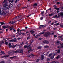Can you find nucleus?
Here are the masks:
<instances>
[{
    "label": "nucleus",
    "mask_w": 63,
    "mask_h": 63,
    "mask_svg": "<svg viewBox=\"0 0 63 63\" xmlns=\"http://www.w3.org/2000/svg\"><path fill=\"white\" fill-rule=\"evenodd\" d=\"M54 34V33L53 31L51 32V33L49 32H48L45 33L43 35V36L44 37H49L50 35H53Z\"/></svg>",
    "instance_id": "f257e3e1"
},
{
    "label": "nucleus",
    "mask_w": 63,
    "mask_h": 63,
    "mask_svg": "<svg viewBox=\"0 0 63 63\" xmlns=\"http://www.w3.org/2000/svg\"><path fill=\"white\" fill-rule=\"evenodd\" d=\"M13 6V5L11 4L9 5L7 3H5L3 5V7H5V8L7 9H9L10 7L12 8Z\"/></svg>",
    "instance_id": "f03ea898"
},
{
    "label": "nucleus",
    "mask_w": 63,
    "mask_h": 63,
    "mask_svg": "<svg viewBox=\"0 0 63 63\" xmlns=\"http://www.w3.org/2000/svg\"><path fill=\"white\" fill-rule=\"evenodd\" d=\"M30 45L27 46V49H29L28 51V53H30V52L32 51H33V49H32V46L29 47Z\"/></svg>",
    "instance_id": "7ed1b4c3"
},
{
    "label": "nucleus",
    "mask_w": 63,
    "mask_h": 63,
    "mask_svg": "<svg viewBox=\"0 0 63 63\" xmlns=\"http://www.w3.org/2000/svg\"><path fill=\"white\" fill-rule=\"evenodd\" d=\"M5 10L4 9H0V15H2H2H4L5 14Z\"/></svg>",
    "instance_id": "20e7f679"
},
{
    "label": "nucleus",
    "mask_w": 63,
    "mask_h": 63,
    "mask_svg": "<svg viewBox=\"0 0 63 63\" xmlns=\"http://www.w3.org/2000/svg\"><path fill=\"white\" fill-rule=\"evenodd\" d=\"M25 30H26L25 29H22L21 30H20V29L19 28H18L17 29V31L18 32L17 33H16V34H18V33H20V32H21V31H25Z\"/></svg>",
    "instance_id": "39448f33"
},
{
    "label": "nucleus",
    "mask_w": 63,
    "mask_h": 63,
    "mask_svg": "<svg viewBox=\"0 0 63 63\" xmlns=\"http://www.w3.org/2000/svg\"><path fill=\"white\" fill-rule=\"evenodd\" d=\"M58 48H63V43H62V44H60L58 46Z\"/></svg>",
    "instance_id": "423d86ee"
},
{
    "label": "nucleus",
    "mask_w": 63,
    "mask_h": 63,
    "mask_svg": "<svg viewBox=\"0 0 63 63\" xmlns=\"http://www.w3.org/2000/svg\"><path fill=\"white\" fill-rule=\"evenodd\" d=\"M10 42H15L16 41V39H13L12 40H9Z\"/></svg>",
    "instance_id": "0eeeda50"
},
{
    "label": "nucleus",
    "mask_w": 63,
    "mask_h": 63,
    "mask_svg": "<svg viewBox=\"0 0 63 63\" xmlns=\"http://www.w3.org/2000/svg\"><path fill=\"white\" fill-rule=\"evenodd\" d=\"M56 44L57 45H60V41H57L56 42Z\"/></svg>",
    "instance_id": "6e6552de"
},
{
    "label": "nucleus",
    "mask_w": 63,
    "mask_h": 63,
    "mask_svg": "<svg viewBox=\"0 0 63 63\" xmlns=\"http://www.w3.org/2000/svg\"><path fill=\"white\" fill-rule=\"evenodd\" d=\"M44 56L43 55H41V60H43V59H44Z\"/></svg>",
    "instance_id": "1a4fd4ad"
},
{
    "label": "nucleus",
    "mask_w": 63,
    "mask_h": 63,
    "mask_svg": "<svg viewBox=\"0 0 63 63\" xmlns=\"http://www.w3.org/2000/svg\"><path fill=\"white\" fill-rule=\"evenodd\" d=\"M60 15H61V17L62 16V18H63V13L62 12H61L60 13Z\"/></svg>",
    "instance_id": "9d476101"
},
{
    "label": "nucleus",
    "mask_w": 63,
    "mask_h": 63,
    "mask_svg": "<svg viewBox=\"0 0 63 63\" xmlns=\"http://www.w3.org/2000/svg\"><path fill=\"white\" fill-rule=\"evenodd\" d=\"M9 55H7L6 56H2V58H6V57H9Z\"/></svg>",
    "instance_id": "9b49d317"
},
{
    "label": "nucleus",
    "mask_w": 63,
    "mask_h": 63,
    "mask_svg": "<svg viewBox=\"0 0 63 63\" xmlns=\"http://www.w3.org/2000/svg\"><path fill=\"white\" fill-rule=\"evenodd\" d=\"M60 13H59L57 14L58 16H57L58 17H57V18H59V17H61V15H60Z\"/></svg>",
    "instance_id": "f8f14e48"
},
{
    "label": "nucleus",
    "mask_w": 63,
    "mask_h": 63,
    "mask_svg": "<svg viewBox=\"0 0 63 63\" xmlns=\"http://www.w3.org/2000/svg\"><path fill=\"white\" fill-rule=\"evenodd\" d=\"M23 50H24L23 49H20L19 50V51L20 52V53H23Z\"/></svg>",
    "instance_id": "ddd939ff"
},
{
    "label": "nucleus",
    "mask_w": 63,
    "mask_h": 63,
    "mask_svg": "<svg viewBox=\"0 0 63 63\" xmlns=\"http://www.w3.org/2000/svg\"><path fill=\"white\" fill-rule=\"evenodd\" d=\"M16 58V56H14L10 57V59H13V58H14L15 59Z\"/></svg>",
    "instance_id": "4468645a"
},
{
    "label": "nucleus",
    "mask_w": 63,
    "mask_h": 63,
    "mask_svg": "<svg viewBox=\"0 0 63 63\" xmlns=\"http://www.w3.org/2000/svg\"><path fill=\"white\" fill-rule=\"evenodd\" d=\"M32 44H33V42H32V41H30V45H28L27 46H29V47H31V46H30L32 45Z\"/></svg>",
    "instance_id": "2eb2a0df"
},
{
    "label": "nucleus",
    "mask_w": 63,
    "mask_h": 63,
    "mask_svg": "<svg viewBox=\"0 0 63 63\" xmlns=\"http://www.w3.org/2000/svg\"><path fill=\"white\" fill-rule=\"evenodd\" d=\"M14 52V51H10V53L12 54H13L14 53H15Z\"/></svg>",
    "instance_id": "dca6fc26"
},
{
    "label": "nucleus",
    "mask_w": 63,
    "mask_h": 63,
    "mask_svg": "<svg viewBox=\"0 0 63 63\" xmlns=\"http://www.w3.org/2000/svg\"><path fill=\"white\" fill-rule=\"evenodd\" d=\"M59 58H60V56L59 55L57 56L56 57L57 59H58Z\"/></svg>",
    "instance_id": "f3484780"
},
{
    "label": "nucleus",
    "mask_w": 63,
    "mask_h": 63,
    "mask_svg": "<svg viewBox=\"0 0 63 63\" xmlns=\"http://www.w3.org/2000/svg\"><path fill=\"white\" fill-rule=\"evenodd\" d=\"M57 52H55L54 53H53V55L54 56H55L56 55H57Z\"/></svg>",
    "instance_id": "a211bd4d"
},
{
    "label": "nucleus",
    "mask_w": 63,
    "mask_h": 63,
    "mask_svg": "<svg viewBox=\"0 0 63 63\" xmlns=\"http://www.w3.org/2000/svg\"><path fill=\"white\" fill-rule=\"evenodd\" d=\"M4 12H5L4 14L3 15H8V14H9V13H8V12H5V10H4Z\"/></svg>",
    "instance_id": "6ab92c4d"
},
{
    "label": "nucleus",
    "mask_w": 63,
    "mask_h": 63,
    "mask_svg": "<svg viewBox=\"0 0 63 63\" xmlns=\"http://www.w3.org/2000/svg\"><path fill=\"white\" fill-rule=\"evenodd\" d=\"M4 43V42L3 40H2L0 42V45Z\"/></svg>",
    "instance_id": "aec40b11"
},
{
    "label": "nucleus",
    "mask_w": 63,
    "mask_h": 63,
    "mask_svg": "<svg viewBox=\"0 0 63 63\" xmlns=\"http://www.w3.org/2000/svg\"><path fill=\"white\" fill-rule=\"evenodd\" d=\"M46 33V32L44 31V32H42L40 33V34H45V33Z\"/></svg>",
    "instance_id": "412c9836"
},
{
    "label": "nucleus",
    "mask_w": 63,
    "mask_h": 63,
    "mask_svg": "<svg viewBox=\"0 0 63 63\" xmlns=\"http://www.w3.org/2000/svg\"><path fill=\"white\" fill-rule=\"evenodd\" d=\"M16 45L15 46L13 45L11 46V47L12 48H14L15 47H16Z\"/></svg>",
    "instance_id": "4be33fe9"
},
{
    "label": "nucleus",
    "mask_w": 63,
    "mask_h": 63,
    "mask_svg": "<svg viewBox=\"0 0 63 63\" xmlns=\"http://www.w3.org/2000/svg\"><path fill=\"white\" fill-rule=\"evenodd\" d=\"M54 9L55 10H60V9H59V8H58L55 7L54 8Z\"/></svg>",
    "instance_id": "5701e85b"
},
{
    "label": "nucleus",
    "mask_w": 63,
    "mask_h": 63,
    "mask_svg": "<svg viewBox=\"0 0 63 63\" xmlns=\"http://www.w3.org/2000/svg\"><path fill=\"white\" fill-rule=\"evenodd\" d=\"M38 6V4L37 3H35L33 4V7H35V6Z\"/></svg>",
    "instance_id": "b1692460"
},
{
    "label": "nucleus",
    "mask_w": 63,
    "mask_h": 63,
    "mask_svg": "<svg viewBox=\"0 0 63 63\" xmlns=\"http://www.w3.org/2000/svg\"><path fill=\"white\" fill-rule=\"evenodd\" d=\"M44 47L45 48H48V47H49V46L47 45H46L44 46Z\"/></svg>",
    "instance_id": "393cba45"
},
{
    "label": "nucleus",
    "mask_w": 63,
    "mask_h": 63,
    "mask_svg": "<svg viewBox=\"0 0 63 63\" xmlns=\"http://www.w3.org/2000/svg\"><path fill=\"white\" fill-rule=\"evenodd\" d=\"M58 16L57 15H56L55 16H53V17L54 18H57Z\"/></svg>",
    "instance_id": "a878e982"
},
{
    "label": "nucleus",
    "mask_w": 63,
    "mask_h": 63,
    "mask_svg": "<svg viewBox=\"0 0 63 63\" xmlns=\"http://www.w3.org/2000/svg\"><path fill=\"white\" fill-rule=\"evenodd\" d=\"M44 11H43L42 12L41 11V14L42 15V16H44V15H43V14H44Z\"/></svg>",
    "instance_id": "bb28decb"
},
{
    "label": "nucleus",
    "mask_w": 63,
    "mask_h": 63,
    "mask_svg": "<svg viewBox=\"0 0 63 63\" xmlns=\"http://www.w3.org/2000/svg\"><path fill=\"white\" fill-rule=\"evenodd\" d=\"M54 58V57L53 56H51L50 57V59H53Z\"/></svg>",
    "instance_id": "cd10ccee"
},
{
    "label": "nucleus",
    "mask_w": 63,
    "mask_h": 63,
    "mask_svg": "<svg viewBox=\"0 0 63 63\" xmlns=\"http://www.w3.org/2000/svg\"><path fill=\"white\" fill-rule=\"evenodd\" d=\"M7 0H4L3 1V3H7Z\"/></svg>",
    "instance_id": "c85d7f7f"
},
{
    "label": "nucleus",
    "mask_w": 63,
    "mask_h": 63,
    "mask_svg": "<svg viewBox=\"0 0 63 63\" xmlns=\"http://www.w3.org/2000/svg\"><path fill=\"white\" fill-rule=\"evenodd\" d=\"M24 43L23 42H22V43H21L20 44V46H21L22 45H24Z\"/></svg>",
    "instance_id": "c756f323"
},
{
    "label": "nucleus",
    "mask_w": 63,
    "mask_h": 63,
    "mask_svg": "<svg viewBox=\"0 0 63 63\" xmlns=\"http://www.w3.org/2000/svg\"><path fill=\"white\" fill-rule=\"evenodd\" d=\"M0 23H1V24L3 25H4V24H5V23L3 22H0Z\"/></svg>",
    "instance_id": "7c9ffc66"
},
{
    "label": "nucleus",
    "mask_w": 63,
    "mask_h": 63,
    "mask_svg": "<svg viewBox=\"0 0 63 63\" xmlns=\"http://www.w3.org/2000/svg\"><path fill=\"white\" fill-rule=\"evenodd\" d=\"M60 52V50H58L57 52V53H59Z\"/></svg>",
    "instance_id": "2f4dec72"
},
{
    "label": "nucleus",
    "mask_w": 63,
    "mask_h": 63,
    "mask_svg": "<svg viewBox=\"0 0 63 63\" xmlns=\"http://www.w3.org/2000/svg\"><path fill=\"white\" fill-rule=\"evenodd\" d=\"M50 60V59L49 58H48L47 59V61H49Z\"/></svg>",
    "instance_id": "473e14b6"
},
{
    "label": "nucleus",
    "mask_w": 63,
    "mask_h": 63,
    "mask_svg": "<svg viewBox=\"0 0 63 63\" xmlns=\"http://www.w3.org/2000/svg\"><path fill=\"white\" fill-rule=\"evenodd\" d=\"M40 59H37V60L36 61V62H39V61H40Z\"/></svg>",
    "instance_id": "72a5a7b5"
},
{
    "label": "nucleus",
    "mask_w": 63,
    "mask_h": 63,
    "mask_svg": "<svg viewBox=\"0 0 63 63\" xmlns=\"http://www.w3.org/2000/svg\"><path fill=\"white\" fill-rule=\"evenodd\" d=\"M59 24V23H58L56 24H54V25H56V26H57V25H58Z\"/></svg>",
    "instance_id": "f704fd0d"
},
{
    "label": "nucleus",
    "mask_w": 63,
    "mask_h": 63,
    "mask_svg": "<svg viewBox=\"0 0 63 63\" xmlns=\"http://www.w3.org/2000/svg\"><path fill=\"white\" fill-rule=\"evenodd\" d=\"M1 54H5V53H4V52L2 51H1Z\"/></svg>",
    "instance_id": "c9c22d12"
},
{
    "label": "nucleus",
    "mask_w": 63,
    "mask_h": 63,
    "mask_svg": "<svg viewBox=\"0 0 63 63\" xmlns=\"http://www.w3.org/2000/svg\"><path fill=\"white\" fill-rule=\"evenodd\" d=\"M46 44H49V41H48L46 40Z\"/></svg>",
    "instance_id": "e433bc0d"
},
{
    "label": "nucleus",
    "mask_w": 63,
    "mask_h": 63,
    "mask_svg": "<svg viewBox=\"0 0 63 63\" xmlns=\"http://www.w3.org/2000/svg\"><path fill=\"white\" fill-rule=\"evenodd\" d=\"M22 34V32H21L19 33H18L17 34L18 35L19 34V35H21Z\"/></svg>",
    "instance_id": "4c0bfd02"
},
{
    "label": "nucleus",
    "mask_w": 63,
    "mask_h": 63,
    "mask_svg": "<svg viewBox=\"0 0 63 63\" xmlns=\"http://www.w3.org/2000/svg\"><path fill=\"white\" fill-rule=\"evenodd\" d=\"M0 63H5V61H2L0 62Z\"/></svg>",
    "instance_id": "58836bf2"
},
{
    "label": "nucleus",
    "mask_w": 63,
    "mask_h": 63,
    "mask_svg": "<svg viewBox=\"0 0 63 63\" xmlns=\"http://www.w3.org/2000/svg\"><path fill=\"white\" fill-rule=\"evenodd\" d=\"M52 15H53V13H51V14H49V16H52Z\"/></svg>",
    "instance_id": "ea45409f"
},
{
    "label": "nucleus",
    "mask_w": 63,
    "mask_h": 63,
    "mask_svg": "<svg viewBox=\"0 0 63 63\" xmlns=\"http://www.w3.org/2000/svg\"><path fill=\"white\" fill-rule=\"evenodd\" d=\"M19 0H15V3H17V1H18Z\"/></svg>",
    "instance_id": "a19ab883"
},
{
    "label": "nucleus",
    "mask_w": 63,
    "mask_h": 63,
    "mask_svg": "<svg viewBox=\"0 0 63 63\" xmlns=\"http://www.w3.org/2000/svg\"><path fill=\"white\" fill-rule=\"evenodd\" d=\"M21 16H22L21 15H19L18 16V18H21Z\"/></svg>",
    "instance_id": "79ce46f5"
},
{
    "label": "nucleus",
    "mask_w": 63,
    "mask_h": 63,
    "mask_svg": "<svg viewBox=\"0 0 63 63\" xmlns=\"http://www.w3.org/2000/svg\"><path fill=\"white\" fill-rule=\"evenodd\" d=\"M37 49H42V48L40 47L39 46V47H38L37 48Z\"/></svg>",
    "instance_id": "37998d69"
},
{
    "label": "nucleus",
    "mask_w": 63,
    "mask_h": 63,
    "mask_svg": "<svg viewBox=\"0 0 63 63\" xmlns=\"http://www.w3.org/2000/svg\"><path fill=\"white\" fill-rule=\"evenodd\" d=\"M57 37V35H54V38H56Z\"/></svg>",
    "instance_id": "c03bdc74"
},
{
    "label": "nucleus",
    "mask_w": 63,
    "mask_h": 63,
    "mask_svg": "<svg viewBox=\"0 0 63 63\" xmlns=\"http://www.w3.org/2000/svg\"><path fill=\"white\" fill-rule=\"evenodd\" d=\"M35 33V31H32V34H34Z\"/></svg>",
    "instance_id": "a18cd8bd"
},
{
    "label": "nucleus",
    "mask_w": 63,
    "mask_h": 63,
    "mask_svg": "<svg viewBox=\"0 0 63 63\" xmlns=\"http://www.w3.org/2000/svg\"><path fill=\"white\" fill-rule=\"evenodd\" d=\"M52 55V54H49V57H51Z\"/></svg>",
    "instance_id": "49530a36"
},
{
    "label": "nucleus",
    "mask_w": 63,
    "mask_h": 63,
    "mask_svg": "<svg viewBox=\"0 0 63 63\" xmlns=\"http://www.w3.org/2000/svg\"><path fill=\"white\" fill-rule=\"evenodd\" d=\"M24 47L25 48H26L27 47V45H25L24 46Z\"/></svg>",
    "instance_id": "de8ad7c7"
},
{
    "label": "nucleus",
    "mask_w": 63,
    "mask_h": 63,
    "mask_svg": "<svg viewBox=\"0 0 63 63\" xmlns=\"http://www.w3.org/2000/svg\"><path fill=\"white\" fill-rule=\"evenodd\" d=\"M14 53H17V52H18V51H17V50H16V51H14Z\"/></svg>",
    "instance_id": "09e8293b"
},
{
    "label": "nucleus",
    "mask_w": 63,
    "mask_h": 63,
    "mask_svg": "<svg viewBox=\"0 0 63 63\" xmlns=\"http://www.w3.org/2000/svg\"><path fill=\"white\" fill-rule=\"evenodd\" d=\"M46 40H44L43 41V43H46Z\"/></svg>",
    "instance_id": "8fccbe9b"
},
{
    "label": "nucleus",
    "mask_w": 63,
    "mask_h": 63,
    "mask_svg": "<svg viewBox=\"0 0 63 63\" xmlns=\"http://www.w3.org/2000/svg\"><path fill=\"white\" fill-rule=\"evenodd\" d=\"M30 39V36H28V37H27V40H28L29 39Z\"/></svg>",
    "instance_id": "3c124183"
},
{
    "label": "nucleus",
    "mask_w": 63,
    "mask_h": 63,
    "mask_svg": "<svg viewBox=\"0 0 63 63\" xmlns=\"http://www.w3.org/2000/svg\"><path fill=\"white\" fill-rule=\"evenodd\" d=\"M16 30H15L14 29H13V32H14V33H15V32H16Z\"/></svg>",
    "instance_id": "603ef678"
},
{
    "label": "nucleus",
    "mask_w": 63,
    "mask_h": 63,
    "mask_svg": "<svg viewBox=\"0 0 63 63\" xmlns=\"http://www.w3.org/2000/svg\"><path fill=\"white\" fill-rule=\"evenodd\" d=\"M43 28V27L42 26V25L40 26L39 27V28Z\"/></svg>",
    "instance_id": "864d4df0"
},
{
    "label": "nucleus",
    "mask_w": 63,
    "mask_h": 63,
    "mask_svg": "<svg viewBox=\"0 0 63 63\" xmlns=\"http://www.w3.org/2000/svg\"><path fill=\"white\" fill-rule=\"evenodd\" d=\"M60 26L61 27H62V28H63V25H60Z\"/></svg>",
    "instance_id": "5fc2aeb1"
},
{
    "label": "nucleus",
    "mask_w": 63,
    "mask_h": 63,
    "mask_svg": "<svg viewBox=\"0 0 63 63\" xmlns=\"http://www.w3.org/2000/svg\"><path fill=\"white\" fill-rule=\"evenodd\" d=\"M28 43V41H26V44H27Z\"/></svg>",
    "instance_id": "6e6d98bb"
},
{
    "label": "nucleus",
    "mask_w": 63,
    "mask_h": 63,
    "mask_svg": "<svg viewBox=\"0 0 63 63\" xmlns=\"http://www.w3.org/2000/svg\"><path fill=\"white\" fill-rule=\"evenodd\" d=\"M49 51H48L47 52V55H48V54H49Z\"/></svg>",
    "instance_id": "4d7b16f0"
},
{
    "label": "nucleus",
    "mask_w": 63,
    "mask_h": 63,
    "mask_svg": "<svg viewBox=\"0 0 63 63\" xmlns=\"http://www.w3.org/2000/svg\"><path fill=\"white\" fill-rule=\"evenodd\" d=\"M27 7H28V6H27V7H23V9H25V8H27Z\"/></svg>",
    "instance_id": "13d9d810"
},
{
    "label": "nucleus",
    "mask_w": 63,
    "mask_h": 63,
    "mask_svg": "<svg viewBox=\"0 0 63 63\" xmlns=\"http://www.w3.org/2000/svg\"><path fill=\"white\" fill-rule=\"evenodd\" d=\"M40 34H40H38L37 35V36H38V37H39V36H40L41 35V34Z\"/></svg>",
    "instance_id": "bf43d9fd"
},
{
    "label": "nucleus",
    "mask_w": 63,
    "mask_h": 63,
    "mask_svg": "<svg viewBox=\"0 0 63 63\" xmlns=\"http://www.w3.org/2000/svg\"><path fill=\"white\" fill-rule=\"evenodd\" d=\"M3 33V31H0V34H1V33Z\"/></svg>",
    "instance_id": "052dcab7"
},
{
    "label": "nucleus",
    "mask_w": 63,
    "mask_h": 63,
    "mask_svg": "<svg viewBox=\"0 0 63 63\" xmlns=\"http://www.w3.org/2000/svg\"><path fill=\"white\" fill-rule=\"evenodd\" d=\"M5 44H6V45H7L8 44H9V43L8 42H6L5 43Z\"/></svg>",
    "instance_id": "680f3d73"
},
{
    "label": "nucleus",
    "mask_w": 63,
    "mask_h": 63,
    "mask_svg": "<svg viewBox=\"0 0 63 63\" xmlns=\"http://www.w3.org/2000/svg\"><path fill=\"white\" fill-rule=\"evenodd\" d=\"M43 18H44L43 17H42L40 18V19H41V20H43Z\"/></svg>",
    "instance_id": "e2e57ef3"
},
{
    "label": "nucleus",
    "mask_w": 63,
    "mask_h": 63,
    "mask_svg": "<svg viewBox=\"0 0 63 63\" xmlns=\"http://www.w3.org/2000/svg\"><path fill=\"white\" fill-rule=\"evenodd\" d=\"M57 21H54V23H57Z\"/></svg>",
    "instance_id": "0e129e2a"
},
{
    "label": "nucleus",
    "mask_w": 63,
    "mask_h": 63,
    "mask_svg": "<svg viewBox=\"0 0 63 63\" xmlns=\"http://www.w3.org/2000/svg\"><path fill=\"white\" fill-rule=\"evenodd\" d=\"M33 31V30H30V32L31 33H32V31Z\"/></svg>",
    "instance_id": "69168bd1"
},
{
    "label": "nucleus",
    "mask_w": 63,
    "mask_h": 63,
    "mask_svg": "<svg viewBox=\"0 0 63 63\" xmlns=\"http://www.w3.org/2000/svg\"><path fill=\"white\" fill-rule=\"evenodd\" d=\"M57 4H60V2H57L56 3Z\"/></svg>",
    "instance_id": "338daca9"
},
{
    "label": "nucleus",
    "mask_w": 63,
    "mask_h": 63,
    "mask_svg": "<svg viewBox=\"0 0 63 63\" xmlns=\"http://www.w3.org/2000/svg\"><path fill=\"white\" fill-rule=\"evenodd\" d=\"M18 40H20L21 39V38H18L17 39Z\"/></svg>",
    "instance_id": "774afa93"
}]
</instances>
